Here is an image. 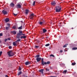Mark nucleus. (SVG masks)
I'll list each match as a JSON object with an SVG mask.
<instances>
[{
    "mask_svg": "<svg viewBox=\"0 0 77 77\" xmlns=\"http://www.w3.org/2000/svg\"><path fill=\"white\" fill-rule=\"evenodd\" d=\"M20 39H23H23H26V36H21L20 37Z\"/></svg>",
    "mask_w": 77,
    "mask_h": 77,
    "instance_id": "12",
    "label": "nucleus"
},
{
    "mask_svg": "<svg viewBox=\"0 0 77 77\" xmlns=\"http://www.w3.org/2000/svg\"><path fill=\"white\" fill-rule=\"evenodd\" d=\"M15 5L13 3H11L10 4V6L11 7H14V6Z\"/></svg>",
    "mask_w": 77,
    "mask_h": 77,
    "instance_id": "14",
    "label": "nucleus"
},
{
    "mask_svg": "<svg viewBox=\"0 0 77 77\" xmlns=\"http://www.w3.org/2000/svg\"><path fill=\"white\" fill-rule=\"evenodd\" d=\"M2 51L0 52V56H1L2 54Z\"/></svg>",
    "mask_w": 77,
    "mask_h": 77,
    "instance_id": "37",
    "label": "nucleus"
},
{
    "mask_svg": "<svg viewBox=\"0 0 77 77\" xmlns=\"http://www.w3.org/2000/svg\"><path fill=\"white\" fill-rule=\"evenodd\" d=\"M7 39H8V40H11V38H8Z\"/></svg>",
    "mask_w": 77,
    "mask_h": 77,
    "instance_id": "44",
    "label": "nucleus"
},
{
    "mask_svg": "<svg viewBox=\"0 0 77 77\" xmlns=\"http://www.w3.org/2000/svg\"><path fill=\"white\" fill-rule=\"evenodd\" d=\"M3 36V34L1 33H0V36Z\"/></svg>",
    "mask_w": 77,
    "mask_h": 77,
    "instance_id": "36",
    "label": "nucleus"
},
{
    "mask_svg": "<svg viewBox=\"0 0 77 77\" xmlns=\"http://www.w3.org/2000/svg\"><path fill=\"white\" fill-rule=\"evenodd\" d=\"M46 71L47 72L48 71V69L46 68L45 69Z\"/></svg>",
    "mask_w": 77,
    "mask_h": 77,
    "instance_id": "34",
    "label": "nucleus"
},
{
    "mask_svg": "<svg viewBox=\"0 0 77 77\" xmlns=\"http://www.w3.org/2000/svg\"><path fill=\"white\" fill-rule=\"evenodd\" d=\"M20 39H18L16 41V42L17 43V42H20Z\"/></svg>",
    "mask_w": 77,
    "mask_h": 77,
    "instance_id": "30",
    "label": "nucleus"
},
{
    "mask_svg": "<svg viewBox=\"0 0 77 77\" xmlns=\"http://www.w3.org/2000/svg\"><path fill=\"white\" fill-rule=\"evenodd\" d=\"M61 9L62 8H61V6H56L55 7L56 12H59L61 11Z\"/></svg>",
    "mask_w": 77,
    "mask_h": 77,
    "instance_id": "2",
    "label": "nucleus"
},
{
    "mask_svg": "<svg viewBox=\"0 0 77 77\" xmlns=\"http://www.w3.org/2000/svg\"><path fill=\"white\" fill-rule=\"evenodd\" d=\"M49 31H50V30H48V31L49 32Z\"/></svg>",
    "mask_w": 77,
    "mask_h": 77,
    "instance_id": "54",
    "label": "nucleus"
},
{
    "mask_svg": "<svg viewBox=\"0 0 77 77\" xmlns=\"http://www.w3.org/2000/svg\"><path fill=\"white\" fill-rule=\"evenodd\" d=\"M9 27H6V30H8V29H9Z\"/></svg>",
    "mask_w": 77,
    "mask_h": 77,
    "instance_id": "35",
    "label": "nucleus"
},
{
    "mask_svg": "<svg viewBox=\"0 0 77 77\" xmlns=\"http://www.w3.org/2000/svg\"><path fill=\"white\" fill-rule=\"evenodd\" d=\"M7 26H8V27H10V24H9V23H7Z\"/></svg>",
    "mask_w": 77,
    "mask_h": 77,
    "instance_id": "31",
    "label": "nucleus"
},
{
    "mask_svg": "<svg viewBox=\"0 0 77 77\" xmlns=\"http://www.w3.org/2000/svg\"><path fill=\"white\" fill-rule=\"evenodd\" d=\"M41 60V58H37L36 59V60H37V62H39L40 61V60Z\"/></svg>",
    "mask_w": 77,
    "mask_h": 77,
    "instance_id": "6",
    "label": "nucleus"
},
{
    "mask_svg": "<svg viewBox=\"0 0 77 77\" xmlns=\"http://www.w3.org/2000/svg\"><path fill=\"white\" fill-rule=\"evenodd\" d=\"M8 53L9 57H12L14 55V54L13 53H12V51L8 52Z\"/></svg>",
    "mask_w": 77,
    "mask_h": 77,
    "instance_id": "3",
    "label": "nucleus"
},
{
    "mask_svg": "<svg viewBox=\"0 0 77 77\" xmlns=\"http://www.w3.org/2000/svg\"><path fill=\"white\" fill-rule=\"evenodd\" d=\"M72 50H77V48H76V47H74V48H72Z\"/></svg>",
    "mask_w": 77,
    "mask_h": 77,
    "instance_id": "25",
    "label": "nucleus"
},
{
    "mask_svg": "<svg viewBox=\"0 0 77 77\" xmlns=\"http://www.w3.org/2000/svg\"><path fill=\"white\" fill-rule=\"evenodd\" d=\"M48 71H49V69H48Z\"/></svg>",
    "mask_w": 77,
    "mask_h": 77,
    "instance_id": "57",
    "label": "nucleus"
},
{
    "mask_svg": "<svg viewBox=\"0 0 77 77\" xmlns=\"http://www.w3.org/2000/svg\"><path fill=\"white\" fill-rule=\"evenodd\" d=\"M39 72H41L42 74H43V73H44L43 71H44V69H40L39 70Z\"/></svg>",
    "mask_w": 77,
    "mask_h": 77,
    "instance_id": "10",
    "label": "nucleus"
},
{
    "mask_svg": "<svg viewBox=\"0 0 77 77\" xmlns=\"http://www.w3.org/2000/svg\"><path fill=\"white\" fill-rule=\"evenodd\" d=\"M21 70V67H20L19 69V71H20V70Z\"/></svg>",
    "mask_w": 77,
    "mask_h": 77,
    "instance_id": "39",
    "label": "nucleus"
},
{
    "mask_svg": "<svg viewBox=\"0 0 77 77\" xmlns=\"http://www.w3.org/2000/svg\"><path fill=\"white\" fill-rule=\"evenodd\" d=\"M40 57V55H36L34 57H37V58H39V57Z\"/></svg>",
    "mask_w": 77,
    "mask_h": 77,
    "instance_id": "17",
    "label": "nucleus"
},
{
    "mask_svg": "<svg viewBox=\"0 0 77 77\" xmlns=\"http://www.w3.org/2000/svg\"><path fill=\"white\" fill-rule=\"evenodd\" d=\"M42 64L43 66L44 65V58H42Z\"/></svg>",
    "mask_w": 77,
    "mask_h": 77,
    "instance_id": "11",
    "label": "nucleus"
},
{
    "mask_svg": "<svg viewBox=\"0 0 77 77\" xmlns=\"http://www.w3.org/2000/svg\"><path fill=\"white\" fill-rule=\"evenodd\" d=\"M1 36H0V38H1V37H0Z\"/></svg>",
    "mask_w": 77,
    "mask_h": 77,
    "instance_id": "55",
    "label": "nucleus"
},
{
    "mask_svg": "<svg viewBox=\"0 0 77 77\" xmlns=\"http://www.w3.org/2000/svg\"><path fill=\"white\" fill-rule=\"evenodd\" d=\"M35 3H36V1H34L32 3L33 6H35Z\"/></svg>",
    "mask_w": 77,
    "mask_h": 77,
    "instance_id": "28",
    "label": "nucleus"
},
{
    "mask_svg": "<svg viewBox=\"0 0 77 77\" xmlns=\"http://www.w3.org/2000/svg\"><path fill=\"white\" fill-rule=\"evenodd\" d=\"M50 45V44H48V46Z\"/></svg>",
    "mask_w": 77,
    "mask_h": 77,
    "instance_id": "53",
    "label": "nucleus"
},
{
    "mask_svg": "<svg viewBox=\"0 0 77 77\" xmlns=\"http://www.w3.org/2000/svg\"><path fill=\"white\" fill-rule=\"evenodd\" d=\"M51 46L50 47H50H49V49H51Z\"/></svg>",
    "mask_w": 77,
    "mask_h": 77,
    "instance_id": "48",
    "label": "nucleus"
},
{
    "mask_svg": "<svg viewBox=\"0 0 77 77\" xmlns=\"http://www.w3.org/2000/svg\"><path fill=\"white\" fill-rule=\"evenodd\" d=\"M12 33H13L14 35H15V34H17V32L15 31H12Z\"/></svg>",
    "mask_w": 77,
    "mask_h": 77,
    "instance_id": "16",
    "label": "nucleus"
},
{
    "mask_svg": "<svg viewBox=\"0 0 77 77\" xmlns=\"http://www.w3.org/2000/svg\"><path fill=\"white\" fill-rule=\"evenodd\" d=\"M2 13L4 15H6V14H8V13L7 12V11H6L5 10H4L2 11Z\"/></svg>",
    "mask_w": 77,
    "mask_h": 77,
    "instance_id": "5",
    "label": "nucleus"
},
{
    "mask_svg": "<svg viewBox=\"0 0 77 77\" xmlns=\"http://www.w3.org/2000/svg\"><path fill=\"white\" fill-rule=\"evenodd\" d=\"M23 34V31L21 30H19V33H17V36L16 37L17 38L19 39L20 38V36H22Z\"/></svg>",
    "mask_w": 77,
    "mask_h": 77,
    "instance_id": "1",
    "label": "nucleus"
},
{
    "mask_svg": "<svg viewBox=\"0 0 77 77\" xmlns=\"http://www.w3.org/2000/svg\"><path fill=\"white\" fill-rule=\"evenodd\" d=\"M5 77H9L8 76V75H5Z\"/></svg>",
    "mask_w": 77,
    "mask_h": 77,
    "instance_id": "47",
    "label": "nucleus"
},
{
    "mask_svg": "<svg viewBox=\"0 0 77 77\" xmlns=\"http://www.w3.org/2000/svg\"><path fill=\"white\" fill-rule=\"evenodd\" d=\"M74 29V28H72V29Z\"/></svg>",
    "mask_w": 77,
    "mask_h": 77,
    "instance_id": "52",
    "label": "nucleus"
},
{
    "mask_svg": "<svg viewBox=\"0 0 77 77\" xmlns=\"http://www.w3.org/2000/svg\"><path fill=\"white\" fill-rule=\"evenodd\" d=\"M16 42H13V45L14 46H17V44H16Z\"/></svg>",
    "mask_w": 77,
    "mask_h": 77,
    "instance_id": "15",
    "label": "nucleus"
},
{
    "mask_svg": "<svg viewBox=\"0 0 77 77\" xmlns=\"http://www.w3.org/2000/svg\"><path fill=\"white\" fill-rule=\"evenodd\" d=\"M43 32L44 33H45L47 32V30L45 29H43Z\"/></svg>",
    "mask_w": 77,
    "mask_h": 77,
    "instance_id": "20",
    "label": "nucleus"
},
{
    "mask_svg": "<svg viewBox=\"0 0 77 77\" xmlns=\"http://www.w3.org/2000/svg\"><path fill=\"white\" fill-rule=\"evenodd\" d=\"M51 56H52V57H54V55H53V54H51L50 55V57H51Z\"/></svg>",
    "mask_w": 77,
    "mask_h": 77,
    "instance_id": "33",
    "label": "nucleus"
},
{
    "mask_svg": "<svg viewBox=\"0 0 77 77\" xmlns=\"http://www.w3.org/2000/svg\"><path fill=\"white\" fill-rule=\"evenodd\" d=\"M60 53H62V52H63V51H62V50H60Z\"/></svg>",
    "mask_w": 77,
    "mask_h": 77,
    "instance_id": "43",
    "label": "nucleus"
},
{
    "mask_svg": "<svg viewBox=\"0 0 77 77\" xmlns=\"http://www.w3.org/2000/svg\"><path fill=\"white\" fill-rule=\"evenodd\" d=\"M22 35H23V36H25V34H23L22 33Z\"/></svg>",
    "mask_w": 77,
    "mask_h": 77,
    "instance_id": "45",
    "label": "nucleus"
},
{
    "mask_svg": "<svg viewBox=\"0 0 77 77\" xmlns=\"http://www.w3.org/2000/svg\"><path fill=\"white\" fill-rule=\"evenodd\" d=\"M39 24H40V25H42V24H43V22H40Z\"/></svg>",
    "mask_w": 77,
    "mask_h": 77,
    "instance_id": "26",
    "label": "nucleus"
},
{
    "mask_svg": "<svg viewBox=\"0 0 77 77\" xmlns=\"http://www.w3.org/2000/svg\"><path fill=\"white\" fill-rule=\"evenodd\" d=\"M22 72H20L18 73V75H20L21 74H22Z\"/></svg>",
    "mask_w": 77,
    "mask_h": 77,
    "instance_id": "24",
    "label": "nucleus"
},
{
    "mask_svg": "<svg viewBox=\"0 0 77 77\" xmlns=\"http://www.w3.org/2000/svg\"><path fill=\"white\" fill-rule=\"evenodd\" d=\"M66 72H67V70H65L63 72V74H66Z\"/></svg>",
    "mask_w": 77,
    "mask_h": 77,
    "instance_id": "19",
    "label": "nucleus"
},
{
    "mask_svg": "<svg viewBox=\"0 0 77 77\" xmlns=\"http://www.w3.org/2000/svg\"><path fill=\"white\" fill-rule=\"evenodd\" d=\"M45 46H46V47H48V44H47L46 45H45Z\"/></svg>",
    "mask_w": 77,
    "mask_h": 77,
    "instance_id": "42",
    "label": "nucleus"
},
{
    "mask_svg": "<svg viewBox=\"0 0 77 77\" xmlns=\"http://www.w3.org/2000/svg\"><path fill=\"white\" fill-rule=\"evenodd\" d=\"M50 69H52V67H50Z\"/></svg>",
    "mask_w": 77,
    "mask_h": 77,
    "instance_id": "49",
    "label": "nucleus"
},
{
    "mask_svg": "<svg viewBox=\"0 0 77 77\" xmlns=\"http://www.w3.org/2000/svg\"><path fill=\"white\" fill-rule=\"evenodd\" d=\"M2 42V41H0V43H1Z\"/></svg>",
    "mask_w": 77,
    "mask_h": 77,
    "instance_id": "51",
    "label": "nucleus"
},
{
    "mask_svg": "<svg viewBox=\"0 0 77 77\" xmlns=\"http://www.w3.org/2000/svg\"><path fill=\"white\" fill-rule=\"evenodd\" d=\"M5 42H6V41H8V39H5Z\"/></svg>",
    "mask_w": 77,
    "mask_h": 77,
    "instance_id": "41",
    "label": "nucleus"
},
{
    "mask_svg": "<svg viewBox=\"0 0 77 77\" xmlns=\"http://www.w3.org/2000/svg\"><path fill=\"white\" fill-rule=\"evenodd\" d=\"M13 14L14 15V16H17V14H15V13H14Z\"/></svg>",
    "mask_w": 77,
    "mask_h": 77,
    "instance_id": "40",
    "label": "nucleus"
},
{
    "mask_svg": "<svg viewBox=\"0 0 77 77\" xmlns=\"http://www.w3.org/2000/svg\"><path fill=\"white\" fill-rule=\"evenodd\" d=\"M44 65H46V64H48V61L47 62H45L44 63Z\"/></svg>",
    "mask_w": 77,
    "mask_h": 77,
    "instance_id": "23",
    "label": "nucleus"
},
{
    "mask_svg": "<svg viewBox=\"0 0 77 77\" xmlns=\"http://www.w3.org/2000/svg\"><path fill=\"white\" fill-rule=\"evenodd\" d=\"M39 47V46L35 45V48H38Z\"/></svg>",
    "mask_w": 77,
    "mask_h": 77,
    "instance_id": "27",
    "label": "nucleus"
},
{
    "mask_svg": "<svg viewBox=\"0 0 77 77\" xmlns=\"http://www.w3.org/2000/svg\"><path fill=\"white\" fill-rule=\"evenodd\" d=\"M75 64H76V63H72V65H73V66L75 65Z\"/></svg>",
    "mask_w": 77,
    "mask_h": 77,
    "instance_id": "29",
    "label": "nucleus"
},
{
    "mask_svg": "<svg viewBox=\"0 0 77 77\" xmlns=\"http://www.w3.org/2000/svg\"><path fill=\"white\" fill-rule=\"evenodd\" d=\"M13 29H16V26H13L12 27Z\"/></svg>",
    "mask_w": 77,
    "mask_h": 77,
    "instance_id": "32",
    "label": "nucleus"
},
{
    "mask_svg": "<svg viewBox=\"0 0 77 77\" xmlns=\"http://www.w3.org/2000/svg\"><path fill=\"white\" fill-rule=\"evenodd\" d=\"M5 22L7 23V22H8L9 21V18H7L5 20Z\"/></svg>",
    "mask_w": 77,
    "mask_h": 77,
    "instance_id": "13",
    "label": "nucleus"
},
{
    "mask_svg": "<svg viewBox=\"0 0 77 77\" xmlns=\"http://www.w3.org/2000/svg\"><path fill=\"white\" fill-rule=\"evenodd\" d=\"M35 16V14L33 13H32L30 15V16L29 17V18L30 19H32L33 18V17Z\"/></svg>",
    "mask_w": 77,
    "mask_h": 77,
    "instance_id": "4",
    "label": "nucleus"
},
{
    "mask_svg": "<svg viewBox=\"0 0 77 77\" xmlns=\"http://www.w3.org/2000/svg\"><path fill=\"white\" fill-rule=\"evenodd\" d=\"M29 10L28 9H26L25 10V14L26 15H27L28 14V13H29Z\"/></svg>",
    "mask_w": 77,
    "mask_h": 77,
    "instance_id": "9",
    "label": "nucleus"
},
{
    "mask_svg": "<svg viewBox=\"0 0 77 77\" xmlns=\"http://www.w3.org/2000/svg\"><path fill=\"white\" fill-rule=\"evenodd\" d=\"M30 62L29 61H27L25 63V65H30Z\"/></svg>",
    "mask_w": 77,
    "mask_h": 77,
    "instance_id": "7",
    "label": "nucleus"
},
{
    "mask_svg": "<svg viewBox=\"0 0 77 77\" xmlns=\"http://www.w3.org/2000/svg\"><path fill=\"white\" fill-rule=\"evenodd\" d=\"M8 48L9 49H11L12 48V47L11 46H9Z\"/></svg>",
    "mask_w": 77,
    "mask_h": 77,
    "instance_id": "38",
    "label": "nucleus"
},
{
    "mask_svg": "<svg viewBox=\"0 0 77 77\" xmlns=\"http://www.w3.org/2000/svg\"><path fill=\"white\" fill-rule=\"evenodd\" d=\"M17 6L18 8H21V5L20 4H18L17 5Z\"/></svg>",
    "mask_w": 77,
    "mask_h": 77,
    "instance_id": "21",
    "label": "nucleus"
},
{
    "mask_svg": "<svg viewBox=\"0 0 77 77\" xmlns=\"http://www.w3.org/2000/svg\"><path fill=\"white\" fill-rule=\"evenodd\" d=\"M22 28H23V26H21L18 27V29H19V30H21L22 29Z\"/></svg>",
    "mask_w": 77,
    "mask_h": 77,
    "instance_id": "18",
    "label": "nucleus"
},
{
    "mask_svg": "<svg viewBox=\"0 0 77 77\" xmlns=\"http://www.w3.org/2000/svg\"><path fill=\"white\" fill-rule=\"evenodd\" d=\"M49 63H50V61H48V64Z\"/></svg>",
    "mask_w": 77,
    "mask_h": 77,
    "instance_id": "50",
    "label": "nucleus"
},
{
    "mask_svg": "<svg viewBox=\"0 0 77 77\" xmlns=\"http://www.w3.org/2000/svg\"><path fill=\"white\" fill-rule=\"evenodd\" d=\"M56 3L55 2H53L51 3V4L52 6H55L56 5Z\"/></svg>",
    "mask_w": 77,
    "mask_h": 77,
    "instance_id": "8",
    "label": "nucleus"
},
{
    "mask_svg": "<svg viewBox=\"0 0 77 77\" xmlns=\"http://www.w3.org/2000/svg\"><path fill=\"white\" fill-rule=\"evenodd\" d=\"M64 23V24H65V23Z\"/></svg>",
    "mask_w": 77,
    "mask_h": 77,
    "instance_id": "56",
    "label": "nucleus"
},
{
    "mask_svg": "<svg viewBox=\"0 0 77 77\" xmlns=\"http://www.w3.org/2000/svg\"><path fill=\"white\" fill-rule=\"evenodd\" d=\"M50 77H57L56 76H50Z\"/></svg>",
    "mask_w": 77,
    "mask_h": 77,
    "instance_id": "46",
    "label": "nucleus"
},
{
    "mask_svg": "<svg viewBox=\"0 0 77 77\" xmlns=\"http://www.w3.org/2000/svg\"><path fill=\"white\" fill-rule=\"evenodd\" d=\"M68 45V44H65V45H64L63 47V48H65V47H67V45Z\"/></svg>",
    "mask_w": 77,
    "mask_h": 77,
    "instance_id": "22",
    "label": "nucleus"
}]
</instances>
